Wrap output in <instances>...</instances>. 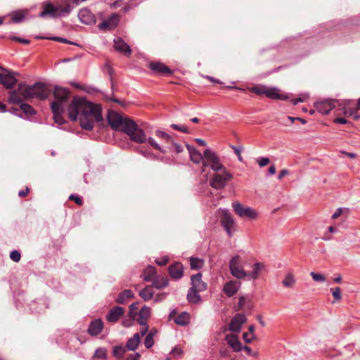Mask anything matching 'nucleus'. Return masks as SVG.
Wrapping results in <instances>:
<instances>
[{
  "mask_svg": "<svg viewBox=\"0 0 360 360\" xmlns=\"http://www.w3.org/2000/svg\"><path fill=\"white\" fill-rule=\"evenodd\" d=\"M68 116L71 121L79 120L80 127L91 131L95 122L103 121L101 106L88 101L85 98L74 97L68 108Z\"/></svg>",
  "mask_w": 360,
  "mask_h": 360,
  "instance_id": "obj_1",
  "label": "nucleus"
},
{
  "mask_svg": "<svg viewBox=\"0 0 360 360\" xmlns=\"http://www.w3.org/2000/svg\"><path fill=\"white\" fill-rule=\"evenodd\" d=\"M108 122L115 131H120L127 134L130 140L138 143L148 142L155 149L165 153L161 146L152 137L147 138L144 131L139 128L138 124L132 120L123 117L115 111H110L107 117Z\"/></svg>",
  "mask_w": 360,
  "mask_h": 360,
  "instance_id": "obj_2",
  "label": "nucleus"
},
{
  "mask_svg": "<svg viewBox=\"0 0 360 360\" xmlns=\"http://www.w3.org/2000/svg\"><path fill=\"white\" fill-rule=\"evenodd\" d=\"M50 94L47 86L42 82H37L33 85L20 83L17 90L9 92L8 101L12 104H19L25 100L31 98L46 99Z\"/></svg>",
  "mask_w": 360,
  "mask_h": 360,
  "instance_id": "obj_3",
  "label": "nucleus"
},
{
  "mask_svg": "<svg viewBox=\"0 0 360 360\" xmlns=\"http://www.w3.org/2000/svg\"><path fill=\"white\" fill-rule=\"evenodd\" d=\"M233 175L226 168L215 172L210 180V185L216 190H221L225 188L227 183L231 180Z\"/></svg>",
  "mask_w": 360,
  "mask_h": 360,
  "instance_id": "obj_4",
  "label": "nucleus"
},
{
  "mask_svg": "<svg viewBox=\"0 0 360 360\" xmlns=\"http://www.w3.org/2000/svg\"><path fill=\"white\" fill-rule=\"evenodd\" d=\"M244 259L238 255L233 256L229 261L230 273L237 279H244L248 276V271L244 269Z\"/></svg>",
  "mask_w": 360,
  "mask_h": 360,
  "instance_id": "obj_5",
  "label": "nucleus"
},
{
  "mask_svg": "<svg viewBox=\"0 0 360 360\" xmlns=\"http://www.w3.org/2000/svg\"><path fill=\"white\" fill-rule=\"evenodd\" d=\"M207 167H210L214 172H219V170L226 168L221 162L217 153L209 148L204 151L202 172H205V169Z\"/></svg>",
  "mask_w": 360,
  "mask_h": 360,
  "instance_id": "obj_6",
  "label": "nucleus"
},
{
  "mask_svg": "<svg viewBox=\"0 0 360 360\" xmlns=\"http://www.w3.org/2000/svg\"><path fill=\"white\" fill-rule=\"evenodd\" d=\"M220 222L229 237H232L233 233L236 231V223L229 210H221Z\"/></svg>",
  "mask_w": 360,
  "mask_h": 360,
  "instance_id": "obj_7",
  "label": "nucleus"
},
{
  "mask_svg": "<svg viewBox=\"0 0 360 360\" xmlns=\"http://www.w3.org/2000/svg\"><path fill=\"white\" fill-rule=\"evenodd\" d=\"M232 207L235 213L240 218L255 219L258 217V213L255 210L249 207H245L238 202H233Z\"/></svg>",
  "mask_w": 360,
  "mask_h": 360,
  "instance_id": "obj_8",
  "label": "nucleus"
},
{
  "mask_svg": "<svg viewBox=\"0 0 360 360\" xmlns=\"http://www.w3.org/2000/svg\"><path fill=\"white\" fill-rule=\"evenodd\" d=\"M3 72L0 73V84L6 89H12L17 83L15 76L18 74L16 72L2 68Z\"/></svg>",
  "mask_w": 360,
  "mask_h": 360,
  "instance_id": "obj_9",
  "label": "nucleus"
},
{
  "mask_svg": "<svg viewBox=\"0 0 360 360\" xmlns=\"http://www.w3.org/2000/svg\"><path fill=\"white\" fill-rule=\"evenodd\" d=\"M340 101L335 99H326L317 101L314 104L316 110L323 115L328 114L337 105H340Z\"/></svg>",
  "mask_w": 360,
  "mask_h": 360,
  "instance_id": "obj_10",
  "label": "nucleus"
},
{
  "mask_svg": "<svg viewBox=\"0 0 360 360\" xmlns=\"http://www.w3.org/2000/svg\"><path fill=\"white\" fill-rule=\"evenodd\" d=\"M247 319L243 314H237L235 315L229 324V330L233 333H238L241 326L245 323Z\"/></svg>",
  "mask_w": 360,
  "mask_h": 360,
  "instance_id": "obj_11",
  "label": "nucleus"
},
{
  "mask_svg": "<svg viewBox=\"0 0 360 360\" xmlns=\"http://www.w3.org/2000/svg\"><path fill=\"white\" fill-rule=\"evenodd\" d=\"M124 313L123 307L115 306L110 309L105 318L108 322L115 323L123 316Z\"/></svg>",
  "mask_w": 360,
  "mask_h": 360,
  "instance_id": "obj_12",
  "label": "nucleus"
},
{
  "mask_svg": "<svg viewBox=\"0 0 360 360\" xmlns=\"http://www.w3.org/2000/svg\"><path fill=\"white\" fill-rule=\"evenodd\" d=\"M149 68L153 72L159 75H168L172 73L167 66L160 62H151Z\"/></svg>",
  "mask_w": 360,
  "mask_h": 360,
  "instance_id": "obj_13",
  "label": "nucleus"
},
{
  "mask_svg": "<svg viewBox=\"0 0 360 360\" xmlns=\"http://www.w3.org/2000/svg\"><path fill=\"white\" fill-rule=\"evenodd\" d=\"M114 47L118 52L129 56L131 53L130 46L120 37L114 39Z\"/></svg>",
  "mask_w": 360,
  "mask_h": 360,
  "instance_id": "obj_14",
  "label": "nucleus"
},
{
  "mask_svg": "<svg viewBox=\"0 0 360 360\" xmlns=\"http://www.w3.org/2000/svg\"><path fill=\"white\" fill-rule=\"evenodd\" d=\"M118 22V16L113 14L109 18L101 22L98 27L101 30H111L117 27Z\"/></svg>",
  "mask_w": 360,
  "mask_h": 360,
  "instance_id": "obj_15",
  "label": "nucleus"
},
{
  "mask_svg": "<svg viewBox=\"0 0 360 360\" xmlns=\"http://www.w3.org/2000/svg\"><path fill=\"white\" fill-rule=\"evenodd\" d=\"M169 274L172 278L178 280L184 275V266L180 262H176L169 266Z\"/></svg>",
  "mask_w": 360,
  "mask_h": 360,
  "instance_id": "obj_16",
  "label": "nucleus"
},
{
  "mask_svg": "<svg viewBox=\"0 0 360 360\" xmlns=\"http://www.w3.org/2000/svg\"><path fill=\"white\" fill-rule=\"evenodd\" d=\"M191 287L198 291L202 292L207 289V283L202 281V274L198 273L191 276Z\"/></svg>",
  "mask_w": 360,
  "mask_h": 360,
  "instance_id": "obj_17",
  "label": "nucleus"
},
{
  "mask_svg": "<svg viewBox=\"0 0 360 360\" xmlns=\"http://www.w3.org/2000/svg\"><path fill=\"white\" fill-rule=\"evenodd\" d=\"M240 286V282L236 281H230L225 283L223 288V291L228 297H231L238 292Z\"/></svg>",
  "mask_w": 360,
  "mask_h": 360,
  "instance_id": "obj_18",
  "label": "nucleus"
},
{
  "mask_svg": "<svg viewBox=\"0 0 360 360\" xmlns=\"http://www.w3.org/2000/svg\"><path fill=\"white\" fill-rule=\"evenodd\" d=\"M186 148L188 150L191 160L195 164L202 163L204 160V154L202 155L194 146L191 145H186Z\"/></svg>",
  "mask_w": 360,
  "mask_h": 360,
  "instance_id": "obj_19",
  "label": "nucleus"
},
{
  "mask_svg": "<svg viewBox=\"0 0 360 360\" xmlns=\"http://www.w3.org/2000/svg\"><path fill=\"white\" fill-rule=\"evenodd\" d=\"M103 328V323L101 319H95L92 321L88 328V333L91 336L98 335Z\"/></svg>",
  "mask_w": 360,
  "mask_h": 360,
  "instance_id": "obj_20",
  "label": "nucleus"
},
{
  "mask_svg": "<svg viewBox=\"0 0 360 360\" xmlns=\"http://www.w3.org/2000/svg\"><path fill=\"white\" fill-rule=\"evenodd\" d=\"M264 269V264L262 262H256L252 265V270L248 271L247 278L248 280H256L259 278L262 270Z\"/></svg>",
  "mask_w": 360,
  "mask_h": 360,
  "instance_id": "obj_21",
  "label": "nucleus"
},
{
  "mask_svg": "<svg viewBox=\"0 0 360 360\" xmlns=\"http://www.w3.org/2000/svg\"><path fill=\"white\" fill-rule=\"evenodd\" d=\"M150 316V308L146 305H144L139 313V317L137 321L140 325H144L147 323L148 319Z\"/></svg>",
  "mask_w": 360,
  "mask_h": 360,
  "instance_id": "obj_22",
  "label": "nucleus"
},
{
  "mask_svg": "<svg viewBox=\"0 0 360 360\" xmlns=\"http://www.w3.org/2000/svg\"><path fill=\"white\" fill-rule=\"evenodd\" d=\"M78 17L82 22L86 25L90 24L94 20V15L87 8L80 10Z\"/></svg>",
  "mask_w": 360,
  "mask_h": 360,
  "instance_id": "obj_23",
  "label": "nucleus"
},
{
  "mask_svg": "<svg viewBox=\"0 0 360 360\" xmlns=\"http://www.w3.org/2000/svg\"><path fill=\"white\" fill-rule=\"evenodd\" d=\"M133 297L134 293L131 290H124L118 295L115 302L118 304H124L127 303L129 299L133 298Z\"/></svg>",
  "mask_w": 360,
  "mask_h": 360,
  "instance_id": "obj_24",
  "label": "nucleus"
},
{
  "mask_svg": "<svg viewBox=\"0 0 360 360\" xmlns=\"http://www.w3.org/2000/svg\"><path fill=\"white\" fill-rule=\"evenodd\" d=\"M68 91L62 87L56 86L53 91V96L57 101L63 102L68 97Z\"/></svg>",
  "mask_w": 360,
  "mask_h": 360,
  "instance_id": "obj_25",
  "label": "nucleus"
},
{
  "mask_svg": "<svg viewBox=\"0 0 360 360\" xmlns=\"http://www.w3.org/2000/svg\"><path fill=\"white\" fill-rule=\"evenodd\" d=\"M252 308L251 298L249 296H241L239 297L238 310L249 309Z\"/></svg>",
  "mask_w": 360,
  "mask_h": 360,
  "instance_id": "obj_26",
  "label": "nucleus"
},
{
  "mask_svg": "<svg viewBox=\"0 0 360 360\" xmlns=\"http://www.w3.org/2000/svg\"><path fill=\"white\" fill-rule=\"evenodd\" d=\"M156 274V269L153 266H148L143 271L142 277L143 281L149 282L155 278Z\"/></svg>",
  "mask_w": 360,
  "mask_h": 360,
  "instance_id": "obj_27",
  "label": "nucleus"
},
{
  "mask_svg": "<svg viewBox=\"0 0 360 360\" xmlns=\"http://www.w3.org/2000/svg\"><path fill=\"white\" fill-rule=\"evenodd\" d=\"M199 292L192 288H190L187 294V300L191 304H198L201 302V297Z\"/></svg>",
  "mask_w": 360,
  "mask_h": 360,
  "instance_id": "obj_28",
  "label": "nucleus"
},
{
  "mask_svg": "<svg viewBox=\"0 0 360 360\" xmlns=\"http://www.w3.org/2000/svg\"><path fill=\"white\" fill-rule=\"evenodd\" d=\"M169 284V281L167 277L157 276L153 280V287L157 289H162L167 287Z\"/></svg>",
  "mask_w": 360,
  "mask_h": 360,
  "instance_id": "obj_29",
  "label": "nucleus"
},
{
  "mask_svg": "<svg viewBox=\"0 0 360 360\" xmlns=\"http://www.w3.org/2000/svg\"><path fill=\"white\" fill-rule=\"evenodd\" d=\"M265 96L272 99H285V96L279 93L278 89L276 88H266Z\"/></svg>",
  "mask_w": 360,
  "mask_h": 360,
  "instance_id": "obj_30",
  "label": "nucleus"
},
{
  "mask_svg": "<svg viewBox=\"0 0 360 360\" xmlns=\"http://www.w3.org/2000/svg\"><path fill=\"white\" fill-rule=\"evenodd\" d=\"M189 321L190 314L187 312H182L174 319V322L179 326H186Z\"/></svg>",
  "mask_w": 360,
  "mask_h": 360,
  "instance_id": "obj_31",
  "label": "nucleus"
},
{
  "mask_svg": "<svg viewBox=\"0 0 360 360\" xmlns=\"http://www.w3.org/2000/svg\"><path fill=\"white\" fill-rule=\"evenodd\" d=\"M154 292L153 290V286L147 285L143 289H142L139 292L140 297L144 300V301H148L150 300L153 296Z\"/></svg>",
  "mask_w": 360,
  "mask_h": 360,
  "instance_id": "obj_32",
  "label": "nucleus"
},
{
  "mask_svg": "<svg viewBox=\"0 0 360 360\" xmlns=\"http://www.w3.org/2000/svg\"><path fill=\"white\" fill-rule=\"evenodd\" d=\"M296 283V279L295 276L292 273H288L282 281V284L284 287L288 288H292Z\"/></svg>",
  "mask_w": 360,
  "mask_h": 360,
  "instance_id": "obj_33",
  "label": "nucleus"
},
{
  "mask_svg": "<svg viewBox=\"0 0 360 360\" xmlns=\"http://www.w3.org/2000/svg\"><path fill=\"white\" fill-rule=\"evenodd\" d=\"M204 265V260L198 257H190V266L191 269L193 270H198L201 269Z\"/></svg>",
  "mask_w": 360,
  "mask_h": 360,
  "instance_id": "obj_34",
  "label": "nucleus"
},
{
  "mask_svg": "<svg viewBox=\"0 0 360 360\" xmlns=\"http://www.w3.org/2000/svg\"><path fill=\"white\" fill-rule=\"evenodd\" d=\"M155 135L162 139L163 141H165V142L167 144H170V143H173V139L172 137L168 134L167 133L163 131H161V130H156L155 131Z\"/></svg>",
  "mask_w": 360,
  "mask_h": 360,
  "instance_id": "obj_35",
  "label": "nucleus"
},
{
  "mask_svg": "<svg viewBox=\"0 0 360 360\" xmlns=\"http://www.w3.org/2000/svg\"><path fill=\"white\" fill-rule=\"evenodd\" d=\"M351 101L347 100L345 101L340 102V105L342 106L343 108V113L345 116H352L356 110L355 109H352L350 108H348V106L350 105Z\"/></svg>",
  "mask_w": 360,
  "mask_h": 360,
  "instance_id": "obj_36",
  "label": "nucleus"
},
{
  "mask_svg": "<svg viewBox=\"0 0 360 360\" xmlns=\"http://www.w3.org/2000/svg\"><path fill=\"white\" fill-rule=\"evenodd\" d=\"M227 344L233 349L234 352H240L243 350V346L238 341V339H226Z\"/></svg>",
  "mask_w": 360,
  "mask_h": 360,
  "instance_id": "obj_37",
  "label": "nucleus"
},
{
  "mask_svg": "<svg viewBox=\"0 0 360 360\" xmlns=\"http://www.w3.org/2000/svg\"><path fill=\"white\" fill-rule=\"evenodd\" d=\"M63 102L57 101H54L51 103V110L55 114H62L63 112V106L62 104Z\"/></svg>",
  "mask_w": 360,
  "mask_h": 360,
  "instance_id": "obj_38",
  "label": "nucleus"
},
{
  "mask_svg": "<svg viewBox=\"0 0 360 360\" xmlns=\"http://www.w3.org/2000/svg\"><path fill=\"white\" fill-rule=\"evenodd\" d=\"M330 291L335 299L333 303H335V302L340 301L342 300L341 289L339 287L331 288Z\"/></svg>",
  "mask_w": 360,
  "mask_h": 360,
  "instance_id": "obj_39",
  "label": "nucleus"
},
{
  "mask_svg": "<svg viewBox=\"0 0 360 360\" xmlns=\"http://www.w3.org/2000/svg\"><path fill=\"white\" fill-rule=\"evenodd\" d=\"M20 109L25 112V114L27 115H32L35 114L34 110L30 105L27 103H22V102L20 103Z\"/></svg>",
  "mask_w": 360,
  "mask_h": 360,
  "instance_id": "obj_40",
  "label": "nucleus"
},
{
  "mask_svg": "<svg viewBox=\"0 0 360 360\" xmlns=\"http://www.w3.org/2000/svg\"><path fill=\"white\" fill-rule=\"evenodd\" d=\"M266 88L265 86L259 85L252 87L250 91L257 95H265Z\"/></svg>",
  "mask_w": 360,
  "mask_h": 360,
  "instance_id": "obj_41",
  "label": "nucleus"
},
{
  "mask_svg": "<svg viewBox=\"0 0 360 360\" xmlns=\"http://www.w3.org/2000/svg\"><path fill=\"white\" fill-rule=\"evenodd\" d=\"M140 340L141 339H129L127 343V347L128 348V349H136L140 343Z\"/></svg>",
  "mask_w": 360,
  "mask_h": 360,
  "instance_id": "obj_42",
  "label": "nucleus"
},
{
  "mask_svg": "<svg viewBox=\"0 0 360 360\" xmlns=\"http://www.w3.org/2000/svg\"><path fill=\"white\" fill-rule=\"evenodd\" d=\"M126 349L122 346H117L114 347L113 355L117 358H121L125 353Z\"/></svg>",
  "mask_w": 360,
  "mask_h": 360,
  "instance_id": "obj_43",
  "label": "nucleus"
},
{
  "mask_svg": "<svg viewBox=\"0 0 360 360\" xmlns=\"http://www.w3.org/2000/svg\"><path fill=\"white\" fill-rule=\"evenodd\" d=\"M25 13L23 11H16L13 13L12 20L14 22H20L25 18Z\"/></svg>",
  "mask_w": 360,
  "mask_h": 360,
  "instance_id": "obj_44",
  "label": "nucleus"
},
{
  "mask_svg": "<svg viewBox=\"0 0 360 360\" xmlns=\"http://www.w3.org/2000/svg\"><path fill=\"white\" fill-rule=\"evenodd\" d=\"M310 276L312 277L313 280L316 282L323 283L326 281V276L323 274H318L314 271L310 273Z\"/></svg>",
  "mask_w": 360,
  "mask_h": 360,
  "instance_id": "obj_45",
  "label": "nucleus"
},
{
  "mask_svg": "<svg viewBox=\"0 0 360 360\" xmlns=\"http://www.w3.org/2000/svg\"><path fill=\"white\" fill-rule=\"evenodd\" d=\"M141 328L140 329V332L134 333L132 338H141V336L143 337L144 335H146L147 332L148 331V324L146 323L144 325H141Z\"/></svg>",
  "mask_w": 360,
  "mask_h": 360,
  "instance_id": "obj_46",
  "label": "nucleus"
},
{
  "mask_svg": "<svg viewBox=\"0 0 360 360\" xmlns=\"http://www.w3.org/2000/svg\"><path fill=\"white\" fill-rule=\"evenodd\" d=\"M138 304H139L138 303H132L129 307V314L130 318H132V319L135 318V316L136 315V311L138 309Z\"/></svg>",
  "mask_w": 360,
  "mask_h": 360,
  "instance_id": "obj_47",
  "label": "nucleus"
},
{
  "mask_svg": "<svg viewBox=\"0 0 360 360\" xmlns=\"http://www.w3.org/2000/svg\"><path fill=\"white\" fill-rule=\"evenodd\" d=\"M10 258L15 262H18L20 260L21 255L18 250H13L10 254Z\"/></svg>",
  "mask_w": 360,
  "mask_h": 360,
  "instance_id": "obj_48",
  "label": "nucleus"
},
{
  "mask_svg": "<svg viewBox=\"0 0 360 360\" xmlns=\"http://www.w3.org/2000/svg\"><path fill=\"white\" fill-rule=\"evenodd\" d=\"M269 162H270L269 158H266V157H261V158H259L258 159H257V162L261 167H263L267 165L269 163Z\"/></svg>",
  "mask_w": 360,
  "mask_h": 360,
  "instance_id": "obj_49",
  "label": "nucleus"
},
{
  "mask_svg": "<svg viewBox=\"0 0 360 360\" xmlns=\"http://www.w3.org/2000/svg\"><path fill=\"white\" fill-rule=\"evenodd\" d=\"M69 199L71 200H74L75 202L78 205H82L83 203L82 198L78 195L72 194L70 195Z\"/></svg>",
  "mask_w": 360,
  "mask_h": 360,
  "instance_id": "obj_50",
  "label": "nucleus"
},
{
  "mask_svg": "<svg viewBox=\"0 0 360 360\" xmlns=\"http://www.w3.org/2000/svg\"><path fill=\"white\" fill-rule=\"evenodd\" d=\"M169 145L172 146V147L174 148V151L176 153H181L183 151V147L180 144L174 142V140H173V143H170Z\"/></svg>",
  "mask_w": 360,
  "mask_h": 360,
  "instance_id": "obj_51",
  "label": "nucleus"
},
{
  "mask_svg": "<svg viewBox=\"0 0 360 360\" xmlns=\"http://www.w3.org/2000/svg\"><path fill=\"white\" fill-rule=\"evenodd\" d=\"M94 356L98 358H105L106 356V352L103 349H98L96 350Z\"/></svg>",
  "mask_w": 360,
  "mask_h": 360,
  "instance_id": "obj_52",
  "label": "nucleus"
},
{
  "mask_svg": "<svg viewBox=\"0 0 360 360\" xmlns=\"http://www.w3.org/2000/svg\"><path fill=\"white\" fill-rule=\"evenodd\" d=\"M169 262V259L167 257H163L160 259H155V263L160 266H165Z\"/></svg>",
  "mask_w": 360,
  "mask_h": 360,
  "instance_id": "obj_53",
  "label": "nucleus"
},
{
  "mask_svg": "<svg viewBox=\"0 0 360 360\" xmlns=\"http://www.w3.org/2000/svg\"><path fill=\"white\" fill-rule=\"evenodd\" d=\"M171 354L174 356V357H179L181 354H182V350L180 347H174L172 351H171Z\"/></svg>",
  "mask_w": 360,
  "mask_h": 360,
  "instance_id": "obj_54",
  "label": "nucleus"
},
{
  "mask_svg": "<svg viewBox=\"0 0 360 360\" xmlns=\"http://www.w3.org/2000/svg\"><path fill=\"white\" fill-rule=\"evenodd\" d=\"M234 153L237 155L238 159L240 162H243V157L241 155V148L240 147H232Z\"/></svg>",
  "mask_w": 360,
  "mask_h": 360,
  "instance_id": "obj_55",
  "label": "nucleus"
},
{
  "mask_svg": "<svg viewBox=\"0 0 360 360\" xmlns=\"http://www.w3.org/2000/svg\"><path fill=\"white\" fill-rule=\"evenodd\" d=\"M62 114H55L53 115V117L55 122L59 124H62L65 122L63 117L61 115Z\"/></svg>",
  "mask_w": 360,
  "mask_h": 360,
  "instance_id": "obj_56",
  "label": "nucleus"
},
{
  "mask_svg": "<svg viewBox=\"0 0 360 360\" xmlns=\"http://www.w3.org/2000/svg\"><path fill=\"white\" fill-rule=\"evenodd\" d=\"M140 356H141L140 354L136 352V353L131 354L129 356H127L126 360H139Z\"/></svg>",
  "mask_w": 360,
  "mask_h": 360,
  "instance_id": "obj_57",
  "label": "nucleus"
},
{
  "mask_svg": "<svg viewBox=\"0 0 360 360\" xmlns=\"http://www.w3.org/2000/svg\"><path fill=\"white\" fill-rule=\"evenodd\" d=\"M30 193V188L26 187L24 190H21L18 192V195L21 198H25Z\"/></svg>",
  "mask_w": 360,
  "mask_h": 360,
  "instance_id": "obj_58",
  "label": "nucleus"
},
{
  "mask_svg": "<svg viewBox=\"0 0 360 360\" xmlns=\"http://www.w3.org/2000/svg\"><path fill=\"white\" fill-rule=\"evenodd\" d=\"M342 213V208H338L335 210V212L333 213V214L332 215V219H335L337 218H338Z\"/></svg>",
  "mask_w": 360,
  "mask_h": 360,
  "instance_id": "obj_59",
  "label": "nucleus"
},
{
  "mask_svg": "<svg viewBox=\"0 0 360 360\" xmlns=\"http://www.w3.org/2000/svg\"><path fill=\"white\" fill-rule=\"evenodd\" d=\"M154 345V339H145V346L150 348Z\"/></svg>",
  "mask_w": 360,
  "mask_h": 360,
  "instance_id": "obj_60",
  "label": "nucleus"
},
{
  "mask_svg": "<svg viewBox=\"0 0 360 360\" xmlns=\"http://www.w3.org/2000/svg\"><path fill=\"white\" fill-rule=\"evenodd\" d=\"M133 319H134L131 318V319H129L123 320L122 321V325L124 326H125V327H129L130 326L132 325Z\"/></svg>",
  "mask_w": 360,
  "mask_h": 360,
  "instance_id": "obj_61",
  "label": "nucleus"
},
{
  "mask_svg": "<svg viewBox=\"0 0 360 360\" xmlns=\"http://www.w3.org/2000/svg\"><path fill=\"white\" fill-rule=\"evenodd\" d=\"M334 122L337 124H345L347 123V120L343 117H338L334 120Z\"/></svg>",
  "mask_w": 360,
  "mask_h": 360,
  "instance_id": "obj_62",
  "label": "nucleus"
},
{
  "mask_svg": "<svg viewBox=\"0 0 360 360\" xmlns=\"http://www.w3.org/2000/svg\"><path fill=\"white\" fill-rule=\"evenodd\" d=\"M12 39L18 41L22 44H28L30 43V41L28 39H22L20 37H12Z\"/></svg>",
  "mask_w": 360,
  "mask_h": 360,
  "instance_id": "obj_63",
  "label": "nucleus"
},
{
  "mask_svg": "<svg viewBox=\"0 0 360 360\" xmlns=\"http://www.w3.org/2000/svg\"><path fill=\"white\" fill-rule=\"evenodd\" d=\"M289 172L288 169H282L278 176V179L280 180L281 179H283L285 175L288 174Z\"/></svg>",
  "mask_w": 360,
  "mask_h": 360,
  "instance_id": "obj_64",
  "label": "nucleus"
}]
</instances>
